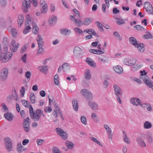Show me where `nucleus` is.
Returning <instances> with one entry per match:
<instances>
[{
  "label": "nucleus",
  "mask_w": 153,
  "mask_h": 153,
  "mask_svg": "<svg viewBox=\"0 0 153 153\" xmlns=\"http://www.w3.org/2000/svg\"><path fill=\"white\" fill-rule=\"evenodd\" d=\"M129 41L131 44L135 48H137L138 51L140 53H143L145 50V45L143 43H138L136 39L133 37H130Z\"/></svg>",
  "instance_id": "nucleus-1"
},
{
  "label": "nucleus",
  "mask_w": 153,
  "mask_h": 153,
  "mask_svg": "<svg viewBox=\"0 0 153 153\" xmlns=\"http://www.w3.org/2000/svg\"><path fill=\"white\" fill-rule=\"evenodd\" d=\"M113 88L114 91V94L116 95V98L120 104L122 103L120 99V96L122 95V91L120 88L116 84H114Z\"/></svg>",
  "instance_id": "nucleus-2"
},
{
  "label": "nucleus",
  "mask_w": 153,
  "mask_h": 153,
  "mask_svg": "<svg viewBox=\"0 0 153 153\" xmlns=\"http://www.w3.org/2000/svg\"><path fill=\"white\" fill-rule=\"evenodd\" d=\"M80 93L87 100L89 101L92 99V94L90 91L87 89H82L81 90Z\"/></svg>",
  "instance_id": "nucleus-3"
},
{
  "label": "nucleus",
  "mask_w": 153,
  "mask_h": 153,
  "mask_svg": "<svg viewBox=\"0 0 153 153\" xmlns=\"http://www.w3.org/2000/svg\"><path fill=\"white\" fill-rule=\"evenodd\" d=\"M8 75V69L6 68H2L0 72V81L3 82L6 81Z\"/></svg>",
  "instance_id": "nucleus-4"
},
{
  "label": "nucleus",
  "mask_w": 153,
  "mask_h": 153,
  "mask_svg": "<svg viewBox=\"0 0 153 153\" xmlns=\"http://www.w3.org/2000/svg\"><path fill=\"white\" fill-rule=\"evenodd\" d=\"M4 140L5 144L6 149L8 152L12 151L13 146L11 139L8 137H6L4 138Z\"/></svg>",
  "instance_id": "nucleus-5"
},
{
  "label": "nucleus",
  "mask_w": 153,
  "mask_h": 153,
  "mask_svg": "<svg viewBox=\"0 0 153 153\" xmlns=\"http://www.w3.org/2000/svg\"><path fill=\"white\" fill-rule=\"evenodd\" d=\"M140 73L141 74L140 77V79L141 81H143L145 84H148L147 82H149V80L150 81V79L146 75L147 73L144 70L140 71Z\"/></svg>",
  "instance_id": "nucleus-6"
},
{
  "label": "nucleus",
  "mask_w": 153,
  "mask_h": 153,
  "mask_svg": "<svg viewBox=\"0 0 153 153\" xmlns=\"http://www.w3.org/2000/svg\"><path fill=\"white\" fill-rule=\"evenodd\" d=\"M32 114L31 117L34 121H38L40 118L41 114V110L39 109H37Z\"/></svg>",
  "instance_id": "nucleus-7"
},
{
  "label": "nucleus",
  "mask_w": 153,
  "mask_h": 153,
  "mask_svg": "<svg viewBox=\"0 0 153 153\" xmlns=\"http://www.w3.org/2000/svg\"><path fill=\"white\" fill-rule=\"evenodd\" d=\"M144 8L147 12L149 14H153V7L150 3L147 1L145 2Z\"/></svg>",
  "instance_id": "nucleus-8"
},
{
  "label": "nucleus",
  "mask_w": 153,
  "mask_h": 153,
  "mask_svg": "<svg viewBox=\"0 0 153 153\" xmlns=\"http://www.w3.org/2000/svg\"><path fill=\"white\" fill-rule=\"evenodd\" d=\"M54 106L55 107V109L54 110L53 112L52 113L53 115L56 117H57L58 115H59L61 118L62 119H64L62 114L60 112L59 108L57 104H54Z\"/></svg>",
  "instance_id": "nucleus-9"
},
{
  "label": "nucleus",
  "mask_w": 153,
  "mask_h": 153,
  "mask_svg": "<svg viewBox=\"0 0 153 153\" xmlns=\"http://www.w3.org/2000/svg\"><path fill=\"white\" fill-rule=\"evenodd\" d=\"M74 53L75 56L77 58H79L82 55V50L80 48L76 46L74 48Z\"/></svg>",
  "instance_id": "nucleus-10"
},
{
  "label": "nucleus",
  "mask_w": 153,
  "mask_h": 153,
  "mask_svg": "<svg viewBox=\"0 0 153 153\" xmlns=\"http://www.w3.org/2000/svg\"><path fill=\"white\" fill-rule=\"evenodd\" d=\"M56 131L57 133L64 140H66L67 138V136L66 133L63 130L60 128H56Z\"/></svg>",
  "instance_id": "nucleus-11"
},
{
  "label": "nucleus",
  "mask_w": 153,
  "mask_h": 153,
  "mask_svg": "<svg viewBox=\"0 0 153 153\" xmlns=\"http://www.w3.org/2000/svg\"><path fill=\"white\" fill-rule=\"evenodd\" d=\"M70 19L77 26L79 27L83 24V22L80 19H77L73 16L71 15L70 17Z\"/></svg>",
  "instance_id": "nucleus-12"
},
{
  "label": "nucleus",
  "mask_w": 153,
  "mask_h": 153,
  "mask_svg": "<svg viewBox=\"0 0 153 153\" xmlns=\"http://www.w3.org/2000/svg\"><path fill=\"white\" fill-rule=\"evenodd\" d=\"M136 141L138 145L141 147H144L146 146V144L141 137L138 136L136 138Z\"/></svg>",
  "instance_id": "nucleus-13"
},
{
  "label": "nucleus",
  "mask_w": 153,
  "mask_h": 153,
  "mask_svg": "<svg viewBox=\"0 0 153 153\" xmlns=\"http://www.w3.org/2000/svg\"><path fill=\"white\" fill-rule=\"evenodd\" d=\"M10 48L11 51L13 52H16L19 47V44H16L15 41L14 40H12L10 44Z\"/></svg>",
  "instance_id": "nucleus-14"
},
{
  "label": "nucleus",
  "mask_w": 153,
  "mask_h": 153,
  "mask_svg": "<svg viewBox=\"0 0 153 153\" xmlns=\"http://www.w3.org/2000/svg\"><path fill=\"white\" fill-rule=\"evenodd\" d=\"M130 102L132 105L135 106L141 105L140 100L138 99L135 97H132L130 99Z\"/></svg>",
  "instance_id": "nucleus-15"
},
{
  "label": "nucleus",
  "mask_w": 153,
  "mask_h": 153,
  "mask_svg": "<svg viewBox=\"0 0 153 153\" xmlns=\"http://www.w3.org/2000/svg\"><path fill=\"white\" fill-rule=\"evenodd\" d=\"M103 127L108 136L109 138L110 139H111L113 136V134L111 128L107 124H104Z\"/></svg>",
  "instance_id": "nucleus-16"
},
{
  "label": "nucleus",
  "mask_w": 153,
  "mask_h": 153,
  "mask_svg": "<svg viewBox=\"0 0 153 153\" xmlns=\"http://www.w3.org/2000/svg\"><path fill=\"white\" fill-rule=\"evenodd\" d=\"M60 32L62 35L65 36H68L71 33L70 30L66 28L61 29L60 30Z\"/></svg>",
  "instance_id": "nucleus-17"
},
{
  "label": "nucleus",
  "mask_w": 153,
  "mask_h": 153,
  "mask_svg": "<svg viewBox=\"0 0 153 153\" xmlns=\"http://www.w3.org/2000/svg\"><path fill=\"white\" fill-rule=\"evenodd\" d=\"M36 40L38 44V47H42L44 42L43 38L39 34L36 38Z\"/></svg>",
  "instance_id": "nucleus-18"
},
{
  "label": "nucleus",
  "mask_w": 153,
  "mask_h": 153,
  "mask_svg": "<svg viewBox=\"0 0 153 153\" xmlns=\"http://www.w3.org/2000/svg\"><path fill=\"white\" fill-rule=\"evenodd\" d=\"M38 69L40 72L46 74L47 72L48 67L47 65L41 66L38 67Z\"/></svg>",
  "instance_id": "nucleus-19"
},
{
  "label": "nucleus",
  "mask_w": 153,
  "mask_h": 153,
  "mask_svg": "<svg viewBox=\"0 0 153 153\" xmlns=\"http://www.w3.org/2000/svg\"><path fill=\"white\" fill-rule=\"evenodd\" d=\"M88 104L91 108L93 110H98V105L95 102H89Z\"/></svg>",
  "instance_id": "nucleus-20"
},
{
  "label": "nucleus",
  "mask_w": 153,
  "mask_h": 153,
  "mask_svg": "<svg viewBox=\"0 0 153 153\" xmlns=\"http://www.w3.org/2000/svg\"><path fill=\"white\" fill-rule=\"evenodd\" d=\"M114 70L118 74H122L123 70L122 67L120 65H116L113 67Z\"/></svg>",
  "instance_id": "nucleus-21"
},
{
  "label": "nucleus",
  "mask_w": 153,
  "mask_h": 153,
  "mask_svg": "<svg viewBox=\"0 0 153 153\" xmlns=\"http://www.w3.org/2000/svg\"><path fill=\"white\" fill-rule=\"evenodd\" d=\"M84 78L88 80H89L91 78V76L90 73V71L88 69H85L84 74Z\"/></svg>",
  "instance_id": "nucleus-22"
},
{
  "label": "nucleus",
  "mask_w": 153,
  "mask_h": 153,
  "mask_svg": "<svg viewBox=\"0 0 153 153\" xmlns=\"http://www.w3.org/2000/svg\"><path fill=\"white\" fill-rule=\"evenodd\" d=\"M4 116L5 118L10 121H12L13 119L12 114L11 113L8 112L5 113Z\"/></svg>",
  "instance_id": "nucleus-23"
},
{
  "label": "nucleus",
  "mask_w": 153,
  "mask_h": 153,
  "mask_svg": "<svg viewBox=\"0 0 153 153\" xmlns=\"http://www.w3.org/2000/svg\"><path fill=\"white\" fill-rule=\"evenodd\" d=\"M86 62L91 66L95 67L96 65V64L94 61L90 58L88 57L86 60Z\"/></svg>",
  "instance_id": "nucleus-24"
},
{
  "label": "nucleus",
  "mask_w": 153,
  "mask_h": 153,
  "mask_svg": "<svg viewBox=\"0 0 153 153\" xmlns=\"http://www.w3.org/2000/svg\"><path fill=\"white\" fill-rule=\"evenodd\" d=\"M72 103L74 109L75 111H77L78 108V104L77 100L75 99H73Z\"/></svg>",
  "instance_id": "nucleus-25"
},
{
  "label": "nucleus",
  "mask_w": 153,
  "mask_h": 153,
  "mask_svg": "<svg viewBox=\"0 0 153 153\" xmlns=\"http://www.w3.org/2000/svg\"><path fill=\"white\" fill-rule=\"evenodd\" d=\"M62 68L64 72H67L70 70V66L68 63L65 62L62 65Z\"/></svg>",
  "instance_id": "nucleus-26"
},
{
  "label": "nucleus",
  "mask_w": 153,
  "mask_h": 153,
  "mask_svg": "<svg viewBox=\"0 0 153 153\" xmlns=\"http://www.w3.org/2000/svg\"><path fill=\"white\" fill-rule=\"evenodd\" d=\"M91 117L92 119L96 123H98L99 120L98 118L97 114L95 112H92L91 113Z\"/></svg>",
  "instance_id": "nucleus-27"
},
{
  "label": "nucleus",
  "mask_w": 153,
  "mask_h": 153,
  "mask_svg": "<svg viewBox=\"0 0 153 153\" xmlns=\"http://www.w3.org/2000/svg\"><path fill=\"white\" fill-rule=\"evenodd\" d=\"M22 5L24 7L29 8L30 7V0L27 1L24 0V1L22 2Z\"/></svg>",
  "instance_id": "nucleus-28"
},
{
  "label": "nucleus",
  "mask_w": 153,
  "mask_h": 153,
  "mask_svg": "<svg viewBox=\"0 0 153 153\" xmlns=\"http://www.w3.org/2000/svg\"><path fill=\"white\" fill-rule=\"evenodd\" d=\"M32 21L31 20V18L29 15H27L26 16L25 22V26H27L28 25H30V23H32Z\"/></svg>",
  "instance_id": "nucleus-29"
},
{
  "label": "nucleus",
  "mask_w": 153,
  "mask_h": 153,
  "mask_svg": "<svg viewBox=\"0 0 153 153\" xmlns=\"http://www.w3.org/2000/svg\"><path fill=\"white\" fill-rule=\"evenodd\" d=\"M57 19V17L56 16L53 15L52 16L49 18L48 21V23L50 25H51L52 24L56 22Z\"/></svg>",
  "instance_id": "nucleus-30"
},
{
  "label": "nucleus",
  "mask_w": 153,
  "mask_h": 153,
  "mask_svg": "<svg viewBox=\"0 0 153 153\" xmlns=\"http://www.w3.org/2000/svg\"><path fill=\"white\" fill-rule=\"evenodd\" d=\"M140 106L142 108H146L147 110L149 111H151L152 108L151 105L147 103H141Z\"/></svg>",
  "instance_id": "nucleus-31"
},
{
  "label": "nucleus",
  "mask_w": 153,
  "mask_h": 153,
  "mask_svg": "<svg viewBox=\"0 0 153 153\" xmlns=\"http://www.w3.org/2000/svg\"><path fill=\"white\" fill-rule=\"evenodd\" d=\"M24 21V16L23 15L21 14L19 16L18 18V23L20 27L23 23Z\"/></svg>",
  "instance_id": "nucleus-32"
},
{
  "label": "nucleus",
  "mask_w": 153,
  "mask_h": 153,
  "mask_svg": "<svg viewBox=\"0 0 153 153\" xmlns=\"http://www.w3.org/2000/svg\"><path fill=\"white\" fill-rule=\"evenodd\" d=\"M152 127V124L150 122L146 121L144 123L143 125V127L144 128L149 129L151 128Z\"/></svg>",
  "instance_id": "nucleus-33"
},
{
  "label": "nucleus",
  "mask_w": 153,
  "mask_h": 153,
  "mask_svg": "<svg viewBox=\"0 0 153 153\" xmlns=\"http://www.w3.org/2000/svg\"><path fill=\"white\" fill-rule=\"evenodd\" d=\"M93 20L92 18H88L85 19L83 21V24L86 26H88L90 24Z\"/></svg>",
  "instance_id": "nucleus-34"
},
{
  "label": "nucleus",
  "mask_w": 153,
  "mask_h": 153,
  "mask_svg": "<svg viewBox=\"0 0 153 153\" xmlns=\"http://www.w3.org/2000/svg\"><path fill=\"white\" fill-rule=\"evenodd\" d=\"M123 140L127 144L130 143L131 141L127 136L126 133L124 131H123Z\"/></svg>",
  "instance_id": "nucleus-35"
},
{
  "label": "nucleus",
  "mask_w": 153,
  "mask_h": 153,
  "mask_svg": "<svg viewBox=\"0 0 153 153\" xmlns=\"http://www.w3.org/2000/svg\"><path fill=\"white\" fill-rule=\"evenodd\" d=\"M137 61L136 59L134 58H131L130 59H129L128 62L129 66L134 65L136 63Z\"/></svg>",
  "instance_id": "nucleus-36"
},
{
  "label": "nucleus",
  "mask_w": 153,
  "mask_h": 153,
  "mask_svg": "<svg viewBox=\"0 0 153 153\" xmlns=\"http://www.w3.org/2000/svg\"><path fill=\"white\" fill-rule=\"evenodd\" d=\"M13 97V98L15 100H17L18 97L15 88H13L12 91V94L11 95Z\"/></svg>",
  "instance_id": "nucleus-37"
},
{
  "label": "nucleus",
  "mask_w": 153,
  "mask_h": 153,
  "mask_svg": "<svg viewBox=\"0 0 153 153\" xmlns=\"http://www.w3.org/2000/svg\"><path fill=\"white\" fill-rule=\"evenodd\" d=\"M23 146H22L21 143H18L17 145V150L19 153H21L23 151L22 149Z\"/></svg>",
  "instance_id": "nucleus-38"
},
{
  "label": "nucleus",
  "mask_w": 153,
  "mask_h": 153,
  "mask_svg": "<svg viewBox=\"0 0 153 153\" xmlns=\"http://www.w3.org/2000/svg\"><path fill=\"white\" fill-rule=\"evenodd\" d=\"M89 138L92 140L93 142H95V143H96L99 146H102V144L98 140H97L96 138H95L93 137H89Z\"/></svg>",
  "instance_id": "nucleus-39"
},
{
  "label": "nucleus",
  "mask_w": 153,
  "mask_h": 153,
  "mask_svg": "<svg viewBox=\"0 0 153 153\" xmlns=\"http://www.w3.org/2000/svg\"><path fill=\"white\" fill-rule=\"evenodd\" d=\"M44 5L42 6L41 9V13H46L48 10L47 5L44 4Z\"/></svg>",
  "instance_id": "nucleus-40"
},
{
  "label": "nucleus",
  "mask_w": 153,
  "mask_h": 153,
  "mask_svg": "<svg viewBox=\"0 0 153 153\" xmlns=\"http://www.w3.org/2000/svg\"><path fill=\"white\" fill-rule=\"evenodd\" d=\"M133 66L130 69L132 71H135L138 70L140 68V65H133Z\"/></svg>",
  "instance_id": "nucleus-41"
},
{
  "label": "nucleus",
  "mask_w": 153,
  "mask_h": 153,
  "mask_svg": "<svg viewBox=\"0 0 153 153\" xmlns=\"http://www.w3.org/2000/svg\"><path fill=\"white\" fill-rule=\"evenodd\" d=\"M65 144L66 146L69 149L72 148L74 146V144L73 143L69 141H66Z\"/></svg>",
  "instance_id": "nucleus-42"
},
{
  "label": "nucleus",
  "mask_w": 153,
  "mask_h": 153,
  "mask_svg": "<svg viewBox=\"0 0 153 153\" xmlns=\"http://www.w3.org/2000/svg\"><path fill=\"white\" fill-rule=\"evenodd\" d=\"M39 48L37 51V54L38 55H41L43 54L45 51L44 48H42V47H38Z\"/></svg>",
  "instance_id": "nucleus-43"
},
{
  "label": "nucleus",
  "mask_w": 153,
  "mask_h": 153,
  "mask_svg": "<svg viewBox=\"0 0 153 153\" xmlns=\"http://www.w3.org/2000/svg\"><path fill=\"white\" fill-rule=\"evenodd\" d=\"M30 102L32 103H34L35 101V97L34 93H32L30 94Z\"/></svg>",
  "instance_id": "nucleus-44"
},
{
  "label": "nucleus",
  "mask_w": 153,
  "mask_h": 153,
  "mask_svg": "<svg viewBox=\"0 0 153 153\" xmlns=\"http://www.w3.org/2000/svg\"><path fill=\"white\" fill-rule=\"evenodd\" d=\"M30 25H27L25 26V27L24 29L23 30V33L24 34H26L29 32L30 30L31 29V27H30Z\"/></svg>",
  "instance_id": "nucleus-45"
},
{
  "label": "nucleus",
  "mask_w": 153,
  "mask_h": 153,
  "mask_svg": "<svg viewBox=\"0 0 153 153\" xmlns=\"http://www.w3.org/2000/svg\"><path fill=\"white\" fill-rule=\"evenodd\" d=\"M116 19V22L117 24L119 25L124 24L125 23V22L123 19L117 18Z\"/></svg>",
  "instance_id": "nucleus-46"
},
{
  "label": "nucleus",
  "mask_w": 153,
  "mask_h": 153,
  "mask_svg": "<svg viewBox=\"0 0 153 153\" xmlns=\"http://www.w3.org/2000/svg\"><path fill=\"white\" fill-rule=\"evenodd\" d=\"M134 27L138 30L143 31L145 30L144 28L142 26L140 25H136Z\"/></svg>",
  "instance_id": "nucleus-47"
},
{
  "label": "nucleus",
  "mask_w": 153,
  "mask_h": 153,
  "mask_svg": "<svg viewBox=\"0 0 153 153\" xmlns=\"http://www.w3.org/2000/svg\"><path fill=\"white\" fill-rule=\"evenodd\" d=\"M94 30L92 28L88 29L85 30L84 31V32H86L89 34L92 35Z\"/></svg>",
  "instance_id": "nucleus-48"
},
{
  "label": "nucleus",
  "mask_w": 153,
  "mask_h": 153,
  "mask_svg": "<svg viewBox=\"0 0 153 153\" xmlns=\"http://www.w3.org/2000/svg\"><path fill=\"white\" fill-rule=\"evenodd\" d=\"M148 84H145L149 88H151L153 90V82L151 79L150 81L149 80V82H147Z\"/></svg>",
  "instance_id": "nucleus-49"
},
{
  "label": "nucleus",
  "mask_w": 153,
  "mask_h": 153,
  "mask_svg": "<svg viewBox=\"0 0 153 153\" xmlns=\"http://www.w3.org/2000/svg\"><path fill=\"white\" fill-rule=\"evenodd\" d=\"M29 118L27 117L25 119L24 121L23 126H30V124L29 122Z\"/></svg>",
  "instance_id": "nucleus-50"
},
{
  "label": "nucleus",
  "mask_w": 153,
  "mask_h": 153,
  "mask_svg": "<svg viewBox=\"0 0 153 153\" xmlns=\"http://www.w3.org/2000/svg\"><path fill=\"white\" fill-rule=\"evenodd\" d=\"M11 32L13 36H16L17 34V31L16 29L15 28H12L11 30Z\"/></svg>",
  "instance_id": "nucleus-51"
},
{
  "label": "nucleus",
  "mask_w": 153,
  "mask_h": 153,
  "mask_svg": "<svg viewBox=\"0 0 153 153\" xmlns=\"http://www.w3.org/2000/svg\"><path fill=\"white\" fill-rule=\"evenodd\" d=\"M58 76L57 74H56L54 76V80L55 84L57 85H59V82L58 80Z\"/></svg>",
  "instance_id": "nucleus-52"
},
{
  "label": "nucleus",
  "mask_w": 153,
  "mask_h": 153,
  "mask_svg": "<svg viewBox=\"0 0 153 153\" xmlns=\"http://www.w3.org/2000/svg\"><path fill=\"white\" fill-rule=\"evenodd\" d=\"M146 34L144 35V36L146 39H151L152 37V35L149 32H147Z\"/></svg>",
  "instance_id": "nucleus-53"
},
{
  "label": "nucleus",
  "mask_w": 153,
  "mask_h": 153,
  "mask_svg": "<svg viewBox=\"0 0 153 153\" xmlns=\"http://www.w3.org/2000/svg\"><path fill=\"white\" fill-rule=\"evenodd\" d=\"M147 139L149 141H151L152 140V134L151 132H148L146 133Z\"/></svg>",
  "instance_id": "nucleus-54"
},
{
  "label": "nucleus",
  "mask_w": 153,
  "mask_h": 153,
  "mask_svg": "<svg viewBox=\"0 0 153 153\" xmlns=\"http://www.w3.org/2000/svg\"><path fill=\"white\" fill-rule=\"evenodd\" d=\"M96 24H97V27L101 31H103L102 25L100 22L99 21H97L96 22Z\"/></svg>",
  "instance_id": "nucleus-55"
},
{
  "label": "nucleus",
  "mask_w": 153,
  "mask_h": 153,
  "mask_svg": "<svg viewBox=\"0 0 153 153\" xmlns=\"http://www.w3.org/2000/svg\"><path fill=\"white\" fill-rule=\"evenodd\" d=\"M81 120L82 123L85 125H86L87 124V120L85 117L83 116H81Z\"/></svg>",
  "instance_id": "nucleus-56"
},
{
  "label": "nucleus",
  "mask_w": 153,
  "mask_h": 153,
  "mask_svg": "<svg viewBox=\"0 0 153 153\" xmlns=\"http://www.w3.org/2000/svg\"><path fill=\"white\" fill-rule=\"evenodd\" d=\"M3 43L4 45L8 46L9 42L7 38L6 37H4L3 40Z\"/></svg>",
  "instance_id": "nucleus-57"
},
{
  "label": "nucleus",
  "mask_w": 153,
  "mask_h": 153,
  "mask_svg": "<svg viewBox=\"0 0 153 153\" xmlns=\"http://www.w3.org/2000/svg\"><path fill=\"white\" fill-rule=\"evenodd\" d=\"M73 11L75 13V14L74 16H75L79 18H81V17L79 13V12L76 9H74L73 10Z\"/></svg>",
  "instance_id": "nucleus-58"
},
{
  "label": "nucleus",
  "mask_w": 153,
  "mask_h": 153,
  "mask_svg": "<svg viewBox=\"0 0 153 153\" xmlns=\"http://www.w3.org/2000/svg\"><path fill=\"white\" fill-rule=\"evenodd\" d=\"M31 76V73L30 71H28L26 73L25 76L28 81H29L30 79V78Z\"/></svg>",
  "instance_id": "nucleus-59"
},
{
  "label": "nucleus",
  "mask_w": 153,
  "mask_h": 153,
  "mask_svg": "<svg viewBox=\"0 0 153 153\" xmlns=\"http://www.w3.org/2000/svg\"><path fill=\"white\" fill-rule=\"evenodd\" d=\"M53 153H61L59 149L56 147H54L53 149Z\"/></svg>",
  "instance_id": "nucleus-60"
},
{
  "label": "nucleus",
  "mask_w": 153,
  "mask_h": 153,
  "mask_svg": "<svg viewBox=\"0 0 153 153\" xmlns=\"http://www.w3.org/2000/svg\"><path fill=\"white\" fill-rule=\"evenodd\" d=\"M22 102L23 105L26 107H27L29 106V102L25 100H22Z\"/></svg>",
  "instance_id": "nucleus-61"
},
{
  "label": "nucleus",
  "mask_w": 153,
  "mask_h": 153,
  "mask_svg": "<svg viewBox=\"0 0 153 153\" xmlns=\"http://www.w3.org/2000/svg\"><path fill=\"white\" fill-rule=\"evenodd\" d=\"M0 3L1 6L4 7L7 4V0H0Z\"/></svg>",
  "instance_id": "nucleus-62"
},
{
  "label": "nucleus",
  "mask_w": 153,
  "mask_h": 153,
  "mask_svg": "<svg viewBox=\"0 0 153 153\" xmlns=\"http://www.w3.org/2000/svg\"><path fill=\"white\" fill-rule=\"evenodd\" d=\"M44 111L46 113H50L52 111V109L51 108L47 106L44 108Z\"/></svg>",
  "instance_id": "nucleus-63"
},
{
  "label": "nucleus",
  "mask_w": 153,
  "mask_h": 153,
  "mask_svg": "<svg viewBox=\"0 0 153 153\" xmlns=\"http://www.w3.org/2000/svg\"><path fill=\"white\" fill-rule=\"evenodd\" d=\"M74 29L76 33H81L83 32L82 30L79 28L78 27H75L74 28Z\"/></svg>",
  "instance_id": "nucleus-64"
}]
</instances>
